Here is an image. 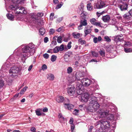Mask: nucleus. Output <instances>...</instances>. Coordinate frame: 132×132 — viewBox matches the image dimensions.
<instances>
[{"instance_id": "nucleus-17", "label": "nucleus", "mask_w": 132, "mask_h": 132, "mask_svg": "<svg viewBox=\"0 0 132 132\" xmlns=\"http://www.w3.org/2000/svg\"><path fill=\"white\" fill-rule=\"evenodd\" d=\"M110 18V16L108 15H107L103 16L102 18V19L104 22H108L109 21Z\"/></svg>"}, {"instance_id": "nucleus-6", "label": "nucleus", "mask_w": 132, "mask_h": 132, "mask_svg": "<svg viewBox=\"0 0 132 132\" xmlns=\"http://www.w3.org/2000/svg\"><path fill=\"white\" fill-rule=\"evenodd\" d=\"M27 19L30 23L33 22L34 23L40 25V20H39L37 19L36 16L33 14L31 13L29 14L27 17Z\"/></svg>"}, {"instance_id": "nucleus-5", "label": "nucleus", "mask_w": 132, "mask_h": 132, "mask_svg": "<svg viewBox=\"0 0 132 132\" xmlns=\"http://www.w3.org/2000/svg\"><path fill=\"white\" fill-rule=\"evenodd\" d=\"M97 125L100 124L101 128L104 130L109 129L110 128H111L110 122L107 120H100L97 122Z\"/></svg>"}, {"instance_id": "nucleus-43", "label": "nucleus", "mask_w": 132, "mask_h": 132, "mask_svg": "<svg viewBox=\"0 0 132 132\" xmlns=\"http://www.w3.org/2000/svg\"><path fill=\"white\" fill-rule=\"evenodd\" d=\"M116 122L115 121L112 124L113 125H111V128H113L112 129L114 130L115 129V128L116 127Z\"/></svg>"}, {"instance_id": "nucleus-9", "label": "nucleus", "mask_w": 132, "mask_h": 132, "mask_svg": "<svg viewBox=\"0 0 132 132\" xmlns=\"http://www.w3.org/2000/svg\"><path fill=\"white\" fill-rule=\"evenodd\" d=\"M79 22L80 24L78 27V29L79 30L81 29L83 26H85L87 24V20L86 19H80Z\"/></svg>"}, {"instance_id": "nucleus-31", "label": "nucleus", "mask_w": 132, "mask_h": 132, "mask_svg": "<svg viewBox=\"0 0 132 132\" xmlns=\"http://www.w3.org/2000/svg\"><path fill=\"white\" fill-rule=\"evenodd\" d=\"M124 46L125 47H129L132 46V44L130 42H125V43L124 44Z\"/></svg>"}, {"instance_id": "nucleus-62", "label": "nucleus", "mask_w": 132, "mask_h": 132, "mask_svg": "<svg viewBox=\"0 0 132 132\" xmlns=\"http://www.w3.org/2000/svg\"><path fill=\"white\" fill-rule=\"evenodd\" d=\"M48 40V38L47 37H45L44 39V42L45 43H47Z\"/></svg>"}, {"instance_id": "nucleus-4", "label": "nucleus", "mask_w": 132, "mask_h": 132, "mask_svg": "<svg viewBox=\"0 0 132 132\" xmlns=\"http://www.w3.org/2000/svg\"><path fill=\"white\" fill-rule=\"evenodd\" d=\"M81 97V101L85 102H87L89 98H90L88 107L89 109L96 111L99 108L100 105L97 101V98L94 95L91 94L89 97L88 93H84L82 95Z\"/></svg>"}, {"instance_id": "nucleus-27", "label": "nucleus", "mask_w": 132, "mask_h": 132, "mask_svg": "<svg viewBox=\"0 0 132 132\" xmlns=\"http://www.w3.org/2000/svg\"><path fill=\"white\" fill-rule=\"evenodd\" d=\"M72 35L74 38H75L78 39L80 37V34L79 33H77L76 32H73L72 33Z\"/></svg>"}, {"instance_id": "nucleus-2", "label": "nucleus", "mask_w": 132, "mask_h": 132, "mask_svg": "<svg viewBox=\"0 0 132 132\" xmlns=\"http://www.w3.org/2000/svg\"><path fill=\"white\" fill-rule=\"evenodd\" d=\"M37 48V46L31 43L25 45H22L16 49L14 52H17V54L24 63L27 58L34 55Z\"/></svg>"}, {"instance_id": "nucleus-8", "label": "nucleus", "mask_w": 132, "mask_h": 132, "mask_svg": "<svg viewBox=\"0 0 132 132\" xmlns=\"http://www.w3.org/2000/svg\"><path fill=\"white\" fill-rule=\"evenodd\" d=\"M105 4V3L101 0H98L97 3L94 6L95 9H100L103 7Z\"/></svg>"}, {"instance_id": "nucleus-3", "label": "nucleus", "mask_w": 132, "mask_h": 132, "mask_svg": "<svg viewBox=\"0 0 132 132\" xmlns=\"http://www.w3.org/2000/svg\"><path fill=\"white\" fill-rule=\"evenodd\" d=\"M26 0H11V2L8 5L7 3L9 0H4L5 1L6 8L8 12H12L13 13L16 14H26V10L23 7H19L18 4H22Z\"/></svg>"}, {"instance_id": "nucleus-63", "label": "nucleus", "mask_w": 132, "mask_h": 132, "mask_svg": "<svg viewBox=\"0 0 132 132\" xmlns=\"http://www.w3.org/2000/svg\"><path fill=\"white\" fill-rule=\"evenodd\" d=\"M93 126H90L89 128L88 129V132H92V130L93 129Z\"/></svg>"}, {"instance_id": "nucleus-10", "label": "nucleus", "mask_w": 132, "mask_h": 132, "mask_svg": "<svg viewBox=\"0 0 132 132\" xmlns=\"http://www.w3.org/2000/svg\"><path fill=\"white\" fill-rule=\"evenodd\" d=\"M80 81L83 85H84H84L86 86H89L90 84H92L91 80L87 78L82 79Z\"/></svg>"}, {"instance_id": "nucleus-26", "label": "nucleus", "mask_w": 132, "mask_h": 132, "mask_svg": "<svg viewBox=\"0 0 132 132\" xmlns=\"http://www.w3.org/2000/svg\"><path fill=\"white\" fill-rule=\"evenodd\" d=\"M42 109L41 108H39L37 109V110H35V112L36 114L38 116H41L42 113Z\"/></svg>"}, {"instance_id": "nucleus-28", "label": "nucleus", "mask_w": 132, "mask_h": 132, "mask_svg": "<svg viewBox=\"0 0 132 132\" xmlns=\"http://www.w3.org/2000/svg\"><path fill=\"white\" fill-rule=\"evenodd\" d=\"M82 85L79 82H77L76 85V89H83Z\"/></svg>"}, {"instance_id": "nucleus-46", "label": "nucleus", "mask_w": 132, "mask_h": 132, "mask_svg": "<svg viewBox=\"0 0 132 132\" xmlns=\"http://www.w3.org/2000/svg\"><path fill=\"white\" fill-rule=\"evenodd\" d=\"M63 3L62 2H61V3L60 4H58L57 5L55 9H59L63 5Z\"/></svg>"}, {"instance_id": "nucleus-16", "label": "nucleus", "mask_w": 132, "mask_h": 132, "mask_svg": "<svg viewBox=\"0 0 132 132\" xmlns=\"http://www.w3.org/2000/svg\"><path fill=\"white\" fill-rule=\"evenodd\" d=\"M124 18L126 20H127L128 21L131 20L132 19V16L131 14L128 13H127L123 15Z\"/></svg>"}, {"instance_id": "nucleus-24", "label": "nucleus", "mask_w": 132, "mask_h": 132, "mask_svg": "<svg viewBox=\"0 0 132 132\" xmlns=\"http://www.w3.org/2000/svg\"><path fill=\"white\" fill-rule=\"evenodd\" d=\"M101 40V37L100 36H99L98 37V38L96 37H94L93 39V41L95 43H96L98 42H100Z\"/></svg>"}, {"instance_id": "nucleus-64", "label": "nucleus", "mask_w": 132, "mask_h": 132, "mask_svg": "<svg viewBox=\"0 0 132 132\" xmlns=\"http://www.w3.org/2000/svg\"><path fill=\"white\" fill-rule=\"evenodd\" d=\"M47 53H52L53 52V50L52 49H50L49 50L47 51Z\"/></svg>"}, {"instance_id": "nucleus-59", "label": "nucleus", "mask_w": 132, "mask_h": 132, "mask_svg": "<svg viewBox=\"0 0 132 132\" xmlns=\"http://www.w3.org/2000/svg\"><path fill=\"white\" fill-rule=\"evenodd\" d=\"M54 15V14L53 13H51L50 15V19L51 20H53V17Z\"/></svg>"}, {"instance_id": "nucleus-50", "label": "nucleus", "mask_w": 132, "mask_h": 132, "mask_svg": "<svg viewBox=\"0 0 132 132\" xmlns=\"http://www.w3.org/2000/svg\"><path fill=\"white\" fill-rule=\"evenodd\" d=\"M55 32V30L53 29H50L49 31V34L51 35L53 34Z\"/></svg>"}, {"instance_id": "nucleus-38", "label": "nucleus", "mask_w": 132, "mask_h": 132, "mask_svg": "<svg viewBox=\"0 0 132 132\" xmlns=\"http://www.w3.org/2000/svg\"><path fill=\"white\" fill-rule=\"evenodd\" d=\"M57 57L56 55H52L51 57V60L52 62L55 61Z\"/></svg>"}, {"instance_id": "nucleus-42", "label": "nucleus", "mask_w": 132, "mask_h": 132, "mask_svg": "<svg viewBox=\"0 0 132 132\" xmlns=\"http://www.w3.org/2000/svg\"><path fill=\"white\" fill-rule=\"evenodd\" d=\"M92 55L94 57H97L98 56V54L95 51H92L91 52Z\"/></svg>"}, {"instance_id": "nucleus-33", "label": "nucleus", "mask_w": 132, "mask_h": 132, "mask_svg": "<svg viewBox=\"0 0 132 132\" xmlns=\"http://www.w3.org/2000/svg\"><path fill=\"white\" fill-rule=\"evenodd\" d=\"M67 72L68 74L71 73L73 71V69L71 67H69L67 69Z\"/></svg>"}, {"instance_id": "nucleus-47", "label": "nucleus", "mask_w": 132, "mask_h": 132, "mask_svg": "<svg viewBox=\"0 0 132 132\" xmlns=\"http://www.w3.org/2000/svg\"><path fill=\"white\" fill-rule=\"evenodd\" d=\"M4 85V81L2 80H0V87L2 88Z\"/></svg>"}, {"instance_id": "nucleus-13", "label": "nucleus", "mask_w": 132, "mask_h": 132, "mask_svg": "<svg viewBox=\"0 0 132 132\" xmlns=\"http://www.w3.org/2000/svg\"><path fill=\"white\" fill-rule=\"evenodd\" d=\"M90 28L89 26H88L85 27L84 30V32L85 34L84 36L85 37L87 35L90 34L92 30Z\"/></svg>"}, {"instance_id": "nucleus-12", "label": "nucleus", "mask_w": 132, "mask_h": 132, "mask_svg": "<svg viewBox=\"0 0 132 132\" xmlns=\"http://www.w3.org/2000/svg\"><path fill=\"white\" fill-rule=\"evenodd\" d=\"M75 88L74 87H69L68 88L67 93L70 96L73 95L75 93Z\"/></svg>"}, {"instance_id": "nucleus-36", "label": "nucleus", "mask_w": 132, "mask_h": 132, "mask_svg": "<svg viewBox=\"0 0 132 132\" xmlns=\"http://www.w3.org/2000/svg\"><path fill=\"white\" fill-rule=\"evenodd\" d=\"M83 89H77V93L78 95H82L83 93Z\"/></svg>"}, {"instance_id": "nucleus-60", "label": "nucleus", "mask_w": 132, "mask_h": 132, "mask_svg": "<svg viewBox=\"0 0 132 132\" xmlns=\"http://www.w3.org/2000/svg\"><path fill=\"white\" fill-rule=\"evenodd\" d=\"M94 25L96 26H98L100 27H101V22H96Z\"/></svg>"}, {"instance_id": "nucleus-51", "label": "nucleus", "mask_w": 132, "mask_h": 132, "mask_svg": "<svg viewBox=\"0 0 132 132\" xmlns=\"http://www.w3.org/2000/svg\"><path fill=\"white\" fill-rule=\"evenodd\" d=\"M103 130H104L103 129L101 128L97 129L95 132H104Z\"/></svg>"}, {"instance_id": "nucleus-29", "label": "nucleus", "mask_w": 132, "mask_h": 132, "mask_svg": "<svg viewBox=\"0 0 132 132\" xmlns=\"http://www.w3.org/2000/svg\"><path fill=\"white\" fill-rule=\"evenodd\" d=\"M45 31V29L43 27L41 28L39 31L40 34L42 35H44Z\"/></svg>"}, {"instance_id": "nucleus-21", "label": "nucleus", "mask_w": 132, "mask_h": 132, "mask_svg": "<svg viewBox=\"0 0 132 132\" xmlns=\"http://www.w3.org/2000/svg\"><path fill=\"white\" fill-rule=\"evenodd\" d=\"M87 13L84 11H82L80 14V19H86V16L87 15Z\"/></svg>"}, {"instance_id": "nucleus-34", "label": "nucleus", "mask_w": 132, "mask_h": 132, "mask_svg": "<svg viewBox=\"0 0 132 132\" xmlns=\"http://www.w3.org/2000/svg\"><path fill=\"white\" fill-rule=\"evenodd\" d=\"M87 7L88 10L89 11H91L93 7L91 6V4L90 3L87 4Z\"/></svg>"}, {"instance_id": "nucleus-45", "label": "nucleus", "mask_w": 132, "mask_h": 132, "mask_svg": "<svg viewBox=\"0 0 132 132\" xmlns=\"http://www.w3.org/2000/svg\"><path fill=\"white\" fill-rule=\"evenodd\" d=\"M64 46L63 45H61L60 47L59 46V51H62L64 50Z\"/></svg>"}, {"instance_id": "nucleus-55", "label": "nucleus", "mask_w": 132, "mask_h": 132, "mask_svg": "<svg viewBox=\"0 0 132 132\" xmlns=\"http://www.w3.org/2000/svg\"><path fill=\"white\" fill-rule=\"evenodd\" d=\"M72 54V53L71 52H67L66 53V54H65V55L67 57H69V58H70V55Z\"/></svg>"}, {"instance_id": "nucleus-52", "label": "nucleus", "mask_w": 132, "mask_h": 132, "mask_svg": "<svg viewBox=\"0 0 132 132\" xmlns=\"http://www.w3.org/2000/svg\"><path fill=\"white\" fill-rule=\"evenodd\" d=\"M71 43L72 42L71 41L69 42L67 45V47L68 49H70L71 48Z\"/></svg>"}, {"instance_id": "nucleus-23", "label": "nucleus", "mask_w": 132, "mask_h": 132, "mask_svg": "<svg viewBox=\"0 0 132 132\" xmlns=\"http://www.w3.org/2000/svg\"><path fill=\"white\" fill-rule=\"evenodd\" d=\"M47 79L49 80H54V75L51 73L47 74Z\"/></svg>"}, {"instance_id": "nucleus-19", "label": "nucleus", "mask_w": 132, "mask_h": 132, "mask_svg": "<svg viewBox=\"0 0 132 132\" xmlns=\"http://www.w3.org/2000/svg\"><path fill=\"white\" fill-rule=\"evenodd\" d=\"M64 98L62 96H57L56 98V100L58 103L62 102L64 100Z\"/></svg>"}, {"instance_id": "nucleus-57", "label": "nucleus", "mask_w": 132, "mask_h": 132, "mask_svg": "<svg viewBox=\"0 0 132 132\" xmlns=\"http://www.w3.org/2000/svg\"><path fill=\"white\" fill-rule=\"evenodd\" d=\"M42 111H43L44 112H47L48 111V109L47 108L45 107L43 109H42Z\"/></svg>"}, {"instance_id": "nucleus-48", "label": "nucleus", "mask_w": 132, "mask_h": 132, "mask_svg": "<svg viewBox=\"0 0 132 132\" xmlns=\"http://www.w3.org/2000/svg\"><path fill=\"white\" fill-rule=\"evenodd\" d=\"M104 38L105 39V40L107 42H110L111 41V39L108 36H105Z\"/></svg>"}, {"instance_id": "nucleus-56", "label": "nucleus", "mask_w": 132, "mask_h": 132, "mask_svg": "<svg viewBox=\"0 0 132 132\" xmlns=\"http://www.w3.org/2000/svg\"><path fill=\"white\" fill-rule=\"evenodd\" d=\"M43 56L45 58L47 59L49 57V55L48 54L45 53L43 54Z\"/></svg>"}, {"instance_id": "nucleus-14", "label": "nucleus", "mask_w": 132, "mask_h": 132, "mask_svg": "<svg viewBox=\"0 0 132 132\" xmlns=\"http://www.w3.org/2000/svg\"><path fill=\"white\" fill-rule=\"evenodd\" d=\"M123 36L122 34L117 35L114 37V40L117 42H121L123 40V38H122Z\"/></svg>"}, {"instance_id": "nucleus-35", "label": "nucleus", "mask_w": 132, "mask_h": 132, "mask_svg": "<svg viewBox=\"0 0 132 132\" xmlns=\"http://www.w3.org/2000/svg\"><path fill=\"white\" fill-rule=\"evenodd\" d=\"M79 110L76 109H75L73 112V114L74 115L77 116L79 115Z\"/></svg>"}, {"instance_id": "nucleus-58", "label": "nucleus", "mask_w": 132, "mask_h": 132, "mask_svg": "<svg viewBox=\"0 0 132 132\" xmlns=\"http://www.w3.org/2000/svg\"><path fill=\"white\" fill-rule=\"evenodd\" d=\"M58 117L59 118L62 119L63 120H64L65 119L62 116V115L61 114H59Z\"/></svg>"}, {"instance_id": "nucleus-37", "label": "nucleus", "mask_w": 132, "mask_h": 132, "mask_svg": "<svg viewBox=\"0 0 132 132\" xmlns=\"http://www.w3.org/2000/svg\"><path fill=\"white\" fill-rule=\"evenodd\" d=\"M124 51L126 53L131 52V49L130 48H126L125 47Z\"/></svg>"}, {"instance_id": "nucleus-41", "label": "nucleus", "mask_w": 132, "mask_h": 132, "mask_svg": "<svg viewBox=\"0 0 132 132\" xmlns=\"http://www.w3.org/2000/svg\"><path fill=\"white\" fill-rule=\"evenodd\" d=\"M96 20L95 19L93 18L90 20V21L92 24L94 25L96 22Z\"/></svg>"}, {"instance_id": "nucleus-25", "label": "nucleus", "mask_w": 132, "mask_h": 132, "mask_svg": "<svg viewBox=\"0 0 132 132\" xmlns=\"http://www.w3.org/2000/svg\"><path fill=\"white\" fill-rule=\"evenodd\" d=\"M114 118V116L113 114H109L108 113V115L106 118L107 119V120L108 119L109 120H114L115 119Z\"/></svg>"}, {"instance_id": "nucleus-49", "label": "nucleus", "mask_w": 132, "mask_h": 132, "mask_svg": "<svg viewBox=\"0 0 132 132\" xmlns=\"http://www.w3.org/2000/svg\"><path fill=\"white\" fill-rule=\"evenodd\" d=\"M99 53L101 56H105V53L104 51L101 50L99 51Z\"/></svg>"}, {"instance_id": "nucleus-7", "label": "nucleus", "mask_w": 132, "mask_h": 132, "mask_svg": "<svg viewBox=\"0 0 132 132\" xmlns=\"http://www.w3.org/2000/svg\"><path fill=\"white\" fill-rule=\"evenodd\" d=\"M118 2L121 3L118 5V7L122 11H124L127 10L128 8V4L126 3L128 0H117Z\"/></svg>"}, {"instance_id": "nucleus-61", "label": "nucleus", "mask_w": 132, "mask_h": 132, "mask_svg": "<svg viewBox=\"0 0 132 132\" xmlns=\"http://www.w3.org/2000/svg\"><path fill=\"white\" fill-rule=\"evenodd\" d=\"M30 130L32 132H36V129L35 127H32L31 128Z\"/></svg>"}, {"instance_id": "nucleus-40", "label": "nucleus", "mask_w": 132, "mask_h": 132, "mask_svg": "<svg viewBox=\"0 0 132 132\" xmlns=\"http://www.w3.org/2000/svg\"><path fill=\"white\" fill-rule=\"evenodd\" d=\"M28 88V87L27 86H25L23 89H22L20 91V93L21 94H23L25 92L27 89Z\"/></svg>"}, {"instance_id": "nucleus-53", "label": "nucleus", "mask_w": 132, "mask_h": 132, "mask_svg": "<svg viewBox=\"0 0 132 132\" xmlns=\"http://www.w3.org/2000/svg\"><path fill=\"white\" fill-rule=\"evenodd\" d=\"M37 15L39 17H42L44 15V13L42 12H39L38 13Z\"/></svg>"}, {"instance_id": "nucleus-18", "label": "nucleus", "mask_w": 132, "mask_h": 132, "mask_svg": "<svg viewBox=\"0 0 132 132\" xmlns=\"http://www.w3.org/2000/svg\"><path fill=\"white\" fill-rule=\"evenodd\" d=\"M6 16L8 19L11 21L14 20V15L10 13H7L6 14Z\"/></svg>"}, {"instance_id": "nucleus-44", "label": "nucleus", "mask_w": 132, "mask_h": 132, "mask_svg": "<svg viewBox=\"0 0 132 132\" xmlns=\"http://www.w3.org/2000/svg\"><path fill=\"white\" fill-rule=\"evenodd\" d=\"M64 60L65 62H68L69 61L70 58L65 55L64 56Z\"/></svg>"}, {"instance_id": "nucleus-15", "label": "nucleus", "mask_w": 132, "mask_h": 132, "mask_svg": "<svg viewBox=\"0 0 132 132\" xmlns=\"http://www.w3.org/2000/svg\"><path fill=\"white\" fill-rule=\"evenodd\" d=\"M109 112L106 110L105 111H101L100 113V117L101 118H104L107 117Z\"/></svg>"}, {"instance_id": "nucleus-11", "label": "nucleus", "mask_w": 132, "mask_h": 132, "mask_svg": "<svg viewBox=\"0 0 132 132\" xmlns=\"http://www.w3.org/2000/svg\"><path fill=\"white\" fill-rule=\"evenodd\" d=\"M82 76V75L81 72L77 71L76 72L75 75V80H76L81 81Z\"/></svg>"}, {"instance_id": "nucleus-39", "label": "nucleus", "mask_w": 132, "mask_h": 132, "mask_svg": "<svg viewBox=\"0 0 132 132\" xmlns=\"http://www.w3.org/2000/svg\"><path fill=\"white\" fill-rule=\"evenodd\" d=\"M59 51V46H56L53 50V52L54 53H57Z\"/></svg>"}, {"instance_id": "nucleus-32", "label": "nucleus", "mask_w": 132, "mask_h": 132, "mask_svg": "<svg viewBox=\"0 0 132 132\" xmlns=\"http://www.w3.org/2000/svg\"><path fill=\"white\" fill-rule=\"evenodd\" d=\"M78 42L81 45L85 44L86 43L85 40H82L81 38L78 40Z\"/></svg>"}, {"instance_id": "nucleus-22", "label": "nucleus", "mask_w": 132, "mask_h": 132, "mask_svg": "<svg viewBox=\"0 0 132 132\" xmlns=\"http://www.w3.org/2000/svg\"><path fill=\"white\" fill-rule=\"evenodd\" d=\"M56 39L55 37H53V40L50 45V46L51 47H53L54 46L56 45L57 44V43L56 41Z\"/></svg>"}, {"instance_id": "nucleus-1", "label": "nucleus", "mask_w": 132, "mask_h": 132, "mask_svg": "<svg viewBox=\"0 0 132 132\" xmlns=\"http://www.w3.org/2000/svg\"><path fill=\"white\" fill-rule=\"evenodd\" d=\"M18 58L15 59L13 55H11L8 58L6 62L3 65L1 69L0 72L2 73L3 72L6 71V70L10 66H12L10 67V69L9 70L10 75L7 77L5 76L4 74H3V76L4 77V78L8 83L9 85H11L12 81V78L17 76V75L20 72L19 68L16 66L14 65L13 64L10 62H16L18 60Z\"/></svg>"}, {"instance_id": "nucleus-54", "label": "nucleus", "mask_w": 132, "mask_h": 132, "mask_svg": "<svg viewBox=\"0 0 132 132\" xmlns=\"http://www.w3.org/2000/svg\"><path fill=\"white\" fill-rule=\"evenodd\" d=\"M47 67L46 65L45 64L43 65L42 67V69L43 70H44L47 69Z\"/></svg>"}, {"instance_id": "nucleus-20", "label": "nucleus", "mask_w": 132, "mask_h": 132, "mask_svg": "<svg viewBox=\"0 0 132 132\" xmlns=\"http://www.w3.org/2000/svg\"><path fill=\"white\" fill-rule=\"evenodd\" d=\"M64 107L65 108L69 110H70L74 108V105L71 104L65 103L64 104Z\"/></svg>"}, {"instance_id": "nucleus-30", "label": "nucleus", "mask_w": 132, "mask_h": 132, "mask_svg": "<svg viewBox=\"0 0 132 132\" xmlns=\"http://www.w3.org/2000/svg\"><path fill=\"white\" fill-rule=\"evenodd\" d=\"M54 37H55V38H57V40L58 43H62V38L61 36H56Z\"/></svg>"}]
</instances>
